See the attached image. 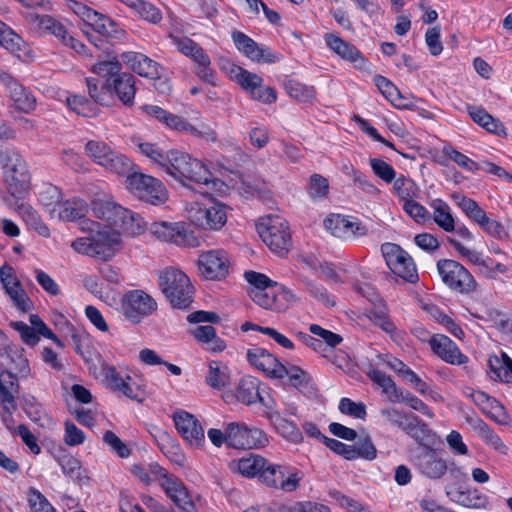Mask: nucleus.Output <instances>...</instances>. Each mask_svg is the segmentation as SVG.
Returning a JSON list of instances; mask_svg holds the SVG:
<instances>
[{
  "mask_svg": "<svg viewBox=\"0 0 512 512\" xmlns=\"http://www.w3.org/2000/svg\"><path fill=\"white\" fill-rule=\"evenodd\" d=\"M163 170L182 184H185L186 181H190L206 186V193L216 187L218 183L209 169L201 161L178 150L168 151V157L163 166Z\"/></svg>",
  "mask_w": 512,
  "mask_h": 512,
  "instance_id": "nucleus-1",
  "label": "nucleus"
},
{
  "mask_svg": "<svg viewBox=\"0 0 512 512\" xmlns=\"http://www.w3.org/2000/svg\"><path fill=\"white\" fill-rule=\"evenodd\" d=\"M85 155L106 172L124 176L133 170L132 161L102 140H89L84 146Z\"/></svg>",
  "mask_w": 512,
  "mask_h": 512,
  "instance_id": "nucleus-2",
  "label": "nucleus"
},
{
  "mask_svg": "<svg viewBox=\"0 0 512 512\" xmlns=\"http://www.w3.org/2000/svg\"><path fill=\"white\" fill-rule=\"evenodd\" d=\"M257 231L269 249L279 256L288 253L292 246L289 224L279 215H267L257 222Z\"/></svg>",
  "mask_w": 512,
  "mask_h": 512,
  "instance_id": "nucleus-3",
  "label": "nucleus"
},
{
  "mask_svg": "<svg viewBox=\"0 0 512 512\" xmlns=\"http://www.w3.org/2000/svg\"><path fill=\"white\" fill-rule=\"evenodd\" d=\"M159 286L173 307L186 309L191 304L193 288L182 271L166 269L159 276Z\"/></svg>",
  "mask_w": 512,
  "mask_h": 512,
  "instance_id": "nucleus-4",
  "label": "nucleus"
},
{
  "mask_svg": "<svg viewBox=\"0 0 512 512\" xmlns=\"http://www.w3.org/2000/svg\"><path fill=\"white\" fill-rule=\"evenodd\" d=\"M97 223L89 219L80 221L82 231L92 232V241L94 245V258L109 261L121 247V236L118 231L111 227H98Z\"/></svg>",
  "mask_w": 512,
  "mask_h": 512,
  "instance_id": "nucleus-5",
  "label": "nucleus"
},
{
  "mask_svg": "<svg viewBox=\"0 0 512 512\" xmlns=\"http://www.w3.org/2000/svg\"><path fill=\"white\" fill-rule=\"evenodd\" d=\"M126 186L138 199L153 205L163 204L168 199V193L162 182L143 173H128Z\"/></svg>",
  "mask_w": 512,
  "mask_h": 512,
  "instance_id": "nucleus-6",
  "label": "nucleus"
},
{
  "mask_svg": "<svg viewBox=\"0 0 512 512\" xmlns=\"http://www.w3.org/2000/svg\"><path fill=\"white\" fill-rule=\"evenodd\" d=\"M226 444L236 449H258L268 445L266 433L245 422H230L226 425Z\"/></svg>",
  "mask_w": 512,
  "mask_h": 512,
  "instance_id": "nucleus-7",
  "label": "nucleus"
},
{
  "mask_svg": "<svg viewBox=\"0 0 512 512\" xmlns=\"http://www.w3.org/2000/svg\"><path fill=\"white\" fill-rule=\"evenodd\" d=\"M186 211L190 222L202 230L218 231L227 222V207L219 202L191 203Z\"/></svg>",
  "mask_w": 512,
  "mask_h": 512,
  "instance_id": "nucleus-8",
  "label": "nucleus"
},
{
  "mask_svg": "<svg viewBox=\"0 0 512 512\" xmlns=\"http://www.w3.org/2000/svg\"><path fill=\"white\" fill-rule=\"evenodd\" d=\"M169 38L178 52L194 62L197 76L203 81L213 83L214 71L205 50L189 37L170 34Z\"/></svg>",
  "mask_w": 512,
  "mask_h": 512,
  "instance_id": "nucleus-9",
  "label": "nucleus"
},
{
  "mask_svg": "<svg viewBox=\"0 0 512 512\" xmlns=\"http://www.w3.org/2000/svg\"><path fill=\"white\" fill-rule=\"evenodd\" d=\"M67 4L87 26L91 27L100 36L107 39H120L124 36L125 31L109 17L75 0H68Z\"/></svg>",
  "mask_w": 512,
  "mask_h": 512,
  "instance_id": "nucleus-10",
  "label": "nucleus"
},
{
  "mask_svg": "<svg viewBox=\"0 0 512 512\" xmlns=\"http://www.w3.org/2000/svg\"><path fill=\"white\" fill-rule=\"evenodd\" d=\"M437 271L443 283L458 293L469 294L477 288V282L472 274L455 260H439Z\"/></svg>",
  "mask_w": 512,
  "mask_h": 512,
  "instance_id": "nucleus-11",
  "label": "nucleus"
},
{
  "mask_svg": "<svg viewBox=\"0 0 512 512\" xmlns=\"http://www.w3.org/2000/svg\"><path fill=\"white\" fill-rule=\"evenodd\" d=\"M119 309L126 320L139 324L157 310V303L143 290H131L121 297Z\"/></svg>",
  "mask_w": 512,
  "mask_h": 512,
  "instance_id": "nucleus-12",
  "label": "nucleus"
},
{
  "mask_svg": "<svg viewBox=\"0 0 512 512\" xmlns=\"http://www.w3.org/2000/svg\"><path fill=\"white\" fill-rule=\"evenodd\" d=\"M382 255L389 269L403 280L415 283L418 273L412 257L400 246L394 243H384L381 246Z\"/></svg>",
  "mask_w": 512,
  "mask_h": 512,
  "instance_id": "nucleus-13",
  "label": "nucleus"
},
{
  "mask_svg": "<svg viewBox=\"0 0 512 512\" xmlns=\"http://www.w3.org/2000/svg\"><path fill=\"white\" fill-rule=\"evenodd\" d=\"M249 295L257 305L278 313L286 311L298 300L291 290L276 283L267 289H251Z\"/></svg>",
  "mask_w": 512,
  "mask_h": 512,
  "instance_id": "nucleus-14",
  "label": "nucleus"
},
{
  "mask_svg": "<svg viewBox=\"0 0 512 512\" xmlns=\"http://www.w3.org/2000/svg\"><path fill=\"white\" fill-rule=\"evenodd\" d=\"M413 464L419 474L429 480L442 479L449 469L445 455L428 447L414 455Z\"/></svg>",
  "mask_w": 512,
  "mask_h": 512,
  "instance_id": "nucleus-15",
  "label": "nucleus"
},
{
  "mask_svg": "<svg viewBox=\"0 0 512 512\" xmlns=\"http://www.w3.org/2000/svg\"><path fill=\"white\" fill-rule=\"evenodd\" d=\"M198 270L207 280H222L229 274L230 257L224 249H211L198 257Z\"/></svg>",
  "mask_w": 512,
  "mask_h": 512,
  "instance_id": "nucleus-16",
  "label": "nucleus"
},
{
  "mask_svg": "<svg viewBox=\"0 0 512 512\" xmlns=\"http://www.w3.org/2000/svg\"><path fill=\"white\" fill-rule=\"evenodd\" d=\"M172 418L178 433L191 448L202 449L204 447V429L194 415L184 410H177L173 413Z\"/></svg>",
  "mask_w": 512,
  "mask_h": 512,
  "instance_id": "nucleus-17",
  "label": "nucleus"
},
{
  "mask_svg": "<svg viewBox=\"0 0 512 512\" xmlns=\"http://www.w3.org/2000/svg\"><path fill=\"white\" fill-rule=\"evenodd\" d=\"M246 357L252 366L262 371L267 377L273 379L285 377L286 367L266 349L261 347L249 348Z\"/></svg>",
  "mask_w": 512,
  "mask_h": 512,
  "instance_id": "nucleus-18",
  "label": "nucleus"
},
{
  "mask_svg": "<svg viewBox=\"0 0 512 512\" xmlns=\"http://www.w3.org/2000/svg\"><path fill=\"white\" fill-rule=\"evenodd\" d=\"M234 81L249 93L254 100L271 104L277 99L276 91L271 87L263 86V79L248 70L242 69Z\"/></svg>",
  "mask_w": 512,
  "mask_h": 512,
  "instance_id": "nucleus-19",
  "label": "nucleus"
},
{
  "mask_svg": "<svg viewBox=\"0 0 512 512\" xmlns=\"http://www.w3.org/2000/svg\"><path fill=\"white\" fill-rule=\"evenodd\" d=\"M150 230L156 238L163 242L190 246H194L198 242L193 234L180 223L155 222L152 223Z\"/></svg>",
  "mask_w": 512,
  "mask_h": 512,
  "instance_id": "nucleus-20",
  "label": "nucleus"
},
{
  "mask_svg": "<svg viewBox=\"0 0 512 512\" xmlns=\"http://www.w3.org/2000/svg\"><path fill=\"white\" fill-rule=\"evenodd\" d=\"M429 345L433 353L448 364L465 365L469 361L457 344L443 334L432 335L429 338Z\"/></svg>",
  "mask_w": 512,
  "mask_h": 512,
  "instance_id": "nucleus-21",
  "label": "nucleus"
},
{
  "mask_svg": "<svg viewBox=\"0 0 512 512\" xmlns=\"http://www.w3.org/2000/svg\"><path fill=\"white\" fill-rule=\"evenodd\" d=\"M24 17L30 29L40 36L51 34L63 43L69 35L66 27L50 15L27 12Z\"/></svg>",
  "mask_w": 512,
  "mask_h": 512,
  "instance_id": "nucleus-22",
  "label": "nucleus"
},
{
  "mask_svg": "<svg viewBox=\"0 0 512 512\" xmlns=\"http://www.w3.org/2000/svg\"><path fill=\"white\" fill-rule=\"evenodd\" d=\"M325 228L335 237L354 240L366 235V228L358 221H352L339 214L331 215L324 221Z\"/></svg>",
  "mask_w": 512,
  "mask_h": 512,
  "instance_id": "nucleus-23",
  "label": "nucleus"
},
{
  "mask_svg": "<svg viewBox=\"0 0 512 512\" xmlns=\"http://www.w3.org/2000/svg\"><path fill=\"white\" fill-rule=\"evenodd\" d=\"M232 39L237 49L254 62L274 63L278 60V57L271 53L269 49L259 45L240 31L234 32Z\"/></svg>",
  "mask_w": 512,
  "mask_h": 512,
  "instance_id": "nucleus-24",
  "label": "nucleus"
},
{
  "mask_svg": "<svg viewBox=\"0 0 512 512\" xmlns=\"http://www.w3.org/2000/svg\"><path fill=\"white\" fill-rule=\"evenodd\" d=\"M91 209L95 217L105 220L111 226L119 223L125 208L117 204L113 197L106 193H98L91 202Z\"/></svg>",
  "mask_w": 512,
  "mask_h": 512,
  "instance_id": "nucleus-25",
  "label": "nucleus"
},
{
  "mask_svg": "<svg viewBox=\"0 0 512 512\" xmlns=\"http://www.w3.org/2000/svg\"><path fill=\"white\" fill-rule=\"evenodd\" d=\"M0 283L19 309L23 311L29 310L31 305L30 299L21 287L11 266L3 265L0 267Z\"/></svg>",
  "mask_w": 512,
  "mask_h": 512,
  "instance_id": "nucleus-26",
  "label": "nucleus"
},
{
  "mask_svg": "<svg viewBox=\"0 0 512 512\" xmlns=\"http://www.w3.org/2000/svg\"><path fill=\"white\" fill-rule=\"evenodd\" d=\"M105 88L109 96L115 94L126 106H132L135 98V79L129 73H122L115 78H108L105 81Z\"/></svg>",
  "mask_w": 512,
  "mask_h": 512,
  "instance_id": "nucleus-27",
  "label": "nucleus"
},
{
  "mask_svg": "<svg viewBox=\"0 0 512 512\" xmlns=\"http://www.w3.org/2000/svg\"><path fill=\"white\" fill-rule=\"evenodd\" d=\"M159 481L160 485L165 491L166 495L180 508L187 509V506L191 504L188 492L182 481L168 474L166 470L159 468Z\"/></svg>",
  "mask_w": 512,
  "mask_h": 512,
  "instance_id": "nucleus-28",
  "label": "nucleus"
},
{
  "mask_svg": "<svg viewBox=\"0 0 512 512\" xmlns=\"http://www.w3.org/2000/svg\"><path fill=\"white\" fill-rule=\"evenodd\" d=\"M7 205L14 209L20 217L26 222V224L34 229L40 236L48 238L50 236V229L48 226L42 221L41 217L37 213L33 207L21 200L7 198Z\"/></svg>",
  "mask_w": 512,
  "mask_h": 512,
  "instance_id": "nucleus-29",
  "label": "nucleus"
},
{
  "mask_svg": "<svg viewBox=\"0 0 512 512\" xmlns=\"http://www.w3.org/2000/svg\"><path fill=\"white\" fill-rule=\"evenodd\" d=\"M7 205L14 209L20 217L26 222V224L34 229L40 236L48 238L50 236V229L48 226L42 221L41 217L37 213L33 207L21 200L7 198Z\"/></svg>",
  "mask_w": 512,
  "mask_h": 512,
  "instance_id": "nucleus-30",
  "label": "nucleus"
},
{
  "mask_svg": "<svg viewBox=\"0 0 512 512\" xmlns=\"http://www.w3.org/2000/svg\"><path fill=\"white\" fill-rule=\"evenodd\" d=\"M7 205L14 209L20 217L26 222V224L34 229L40 236L48 238L50 236V229L48 226L42 221L41 217L37 213L33 207L21 200L7 198Z\"/></svg>",
  "mask_w": 512,
  "mask_h": 512,
  "instance_id": "nucleus-31",
  "label": "nucleus"
},
{
  "mask_svg": "<svg viewBox=\"0 0 512 512\" xmlns=\"http://www.w3.org/2000/svg\"><path fill=\"white\" fill-rule=\"evenodd\" d=\"M7 205L14 209L20 217L26 222V224L34 229L40 236L48 238L50 236V229L48 226L42 221L41 217L37 213L33 207L21 200L7 198Z\"/></svg>",
  "mask_w": 512,
  "mask_h": 512,
  "instance_id": "nucleus-32",
  "label": "nucleus"
},
{
  "mask_svg": "<svg viewBox=\"0 0 512 512\" xmlns=\"http://www.w3.org/2000/svg\"><path fill=\"white\" fill-rule=\"evenodd\" d=\"M7 205L14 209L20 217L26 222V224L34 229L40 236L48 238L50 236V229L48 226L42 221L41 217L37 213L33 207L21 200L7 198Z\"/></svg>",
  "mask_w": 512,
  "mask_h": 512,
  "instance_id": "nucleus-33",
  "label": "nucleus"
},
{
  "mask_svg": "<svg viewBox=\"0 0 512 512\" xmlns=\"http://www.w3.org/2000/svg\"><path fill=\"white\" fill-rule=\"evenodd\" d=\"M325 42L328 47L343 60L351 62L357 68L364 67L366 62L365 58L354 45L334 34H327L325 36Z\"/></svg>",
  "mask_w": 512,
  "mask_h": 512,
  "instance_id": "nucleus-34",
  "label": "nucleus"
},
{
  "mask_svg": "<svg viewBox=\"0 0 512 512\" xmlns=\"http://www.w3.org/2000/svg\"><path fill=\"white\" fill-rule=\"evenodd\" d=\"M122 61L131 70L140 76L157 78L160 74L158 64L146 55L138 52H125L121 55Z\"/></svg>",
  "mask_w": 512,
  "mask_h": 512,
  "instance_id": "nucleus-35",
  "label": "nucleus"
},
{
  "mask_svg": "<svg viewBox=\"0 0 512 512\" xmlns=\"http://www.w3.org/2000/svg\"><path fill=\"white\" fill-rule=\"evenodd\" d=\"M87 209V203L81 198L66 200L62 198L51 218L61 221H76L78 219L82 221Z\"/></svg>",
  "mask_w": 512,
  "mask_h": 512,
  "instance_id": "nucleus-36",
  "label": "nucleus"
},
{
  "mask_svg": "<svg viewBox=\"0 0 512 512\" xmlns=\"http://www.w3.org/2000/svg\"><path fill=\"white\" fill-rule=\"evenodd\" d=\"M91 42L98 49L104 50L108 54V58L104 60H98L92 66V72L95 74L108 78H115L117 75H121V63L116 57H110V46L107 42L99 39H91Z\"/></svg>",
  "mask_w": 512,
  "mask_h": 512,
  "instance_id": "nucleus-37",
  "label": "nucleus"
},
{
  "mask_svg": "<svg viewBox=\"0 0 512 512\" xmlns=\"http://www.w3.org/2000/svg\"><path fill=\"white\" fill-rule=\"evenodd\" d=\"M18 394L16 376L11 371L0 373V403L5 412L11 413L16 409L15 398Z\"/></svg>",
  "mask_w": 512,
  "mask_h": 512,
  "instance_id": "nucleus-38",
  "label": "nucleus"
},
{
  "mask_svg": "<svg viewBox=\"0 0 512 512\" xmlns=\"http://www.w3.org/2000/svg\"><path fill=\"white\" fill-rule=\"evenodd\" d=\"M374 82L383 96L398 109H411L414 103L407 96L401 94L399 89L386 77L377 75Z\"/></svg>",
  "mask_w": 512,
  "mask_h": 512,
  "instance_id": "nucleus-39",
  "label": "nucleus"
},
{
  "mask_svg": "<svg viewBox=\"0 0 512 512\" xmlns=\"http://www.w3.org/2000/svg\"><path fill=\"white\" fill-rule=\"evenodd\" d=\"M266 459L257 454H250L248 457H243L238 460H233L229 463V468L235 473L248 478L258 476L265 468Z\"/></svg>",
  "mask_w": 512,
  "mask_h": 512,
  "instance_id": "nucleus-40",
  "label": "nucleus"
},
{
  "mask_svg": "<svg viewBox=\"0 0 512 512\" xmlns=\"http://www.w3.org/2000/svg\"><path fill=\"white\" fill-rule=\"evenodd\" d=\"M235 397L239 402L245 405H252L257 402L264 404V399L260 392V382L258 379L251 376L243 377L239 381L236 387Z\"/></svg>",
  "mask_w": 512,
  "mask_h": 512,
  "instance_id": "nucleus-41",
  "label": "nucleus"
},
{
  "mask_svg": "<svg viewBox=\"0 0 512 512\" xmlns=\"http://www.w3.org/2000/svg\"><path fill=\"white\" fill-rule=\"evenodd\" d=\"M446 496L450 501L467 508H482L486 504V498L476 489L458 487L446 489Z\"/></svg>",
  "mask_w": 512,
  "mask_h": 512,
  "instance_id": "nucleus-42",
  "label": "nucleus"
},
{
  "mask_svg": "<svg viewBox=\"0 0 512 512\" xmlns=\"http://www.w3.org/2000/svg\"><path fill=\"white\" fill-rule=\"evenodd\" d=\"M12 105L18 111L30 113L36 108V97L34 94L19 82L11 83L7 91Z\"/></svg>",
  "mask_w": 512,
  "mask_h": 512,
  "instance_id": "nucleus-43",
  "label": "nucleus"
},
{
  "mask_svg": "<svg viewBox=\"0 0 512 512\" xmlns=\"http://www.w3.org/2000/svg\"><path fill=\"white\" fill-rule=\"evenodd\" d=\"M467 111L471 119L486 131L496 135L505 134L504 125L498 119H495L490 115L485 109L481 107L468 106Z\"/></svg>",
  "mask_w": 512,
  "mask_h": 512,
  "instance_id": "nucleus-44",
  "label": "nucleus"
},
{
  "mask_svg": "<svg viewBox=\"0 0 512 512\" xmlns=\"http://www.w3.org/2000/svg\"><path fill=\"white\" fill-rule=\"evenodd\" d=\"M58 464L60 465L63 474L76 484L82 485L88 482V473L82 467L81 462L77 458L71 455H66L58 459Z\"/></svg>",
  "mask_w": 512,
  "mask_h": 512,
  "instance_id": "nucleus-45",
  "label": "nucleus"
},
{
  "mask_svg": "<svg viewBox=\"0 0 512 512\" xmlns=\"http://www.w3.org/2000/svg\"><path fill=\"white\" fill-rule=\"evenodd\" d=\"M4 182L10 199L23 200L30 191V175L15 174L4 176Z\"/></svg>",
  "mask_w": 512,
  "mask_h": 512,
  "instance_id": "nucleus-46",
  "label": "nucleus"
},
{
  "mask_svg": "<svg viewBox=\"0 0 512 512\" xmlns=\"http://www.w3.org/2000/svg\"><path fill=\"white\" fill-rule=\"evenodd\" d=\"M1 163L3 166L4 176L15 174H29L27 165L23 158L17 151L12 148H5L1 150L0 154Z\"/></svg>",
  "mask_w": 512,
  "mask_h": 512,
  "instance_id": "nucleus-47",
  "label": "nucleus"
},
{
  "mask_svg": "<svg viewBox=\"0 0 512 512\" xmlns=\"http://www.w3.org/2000/svg\"><path fill=\"white\" fill-rule=\"evenodd\" d=\"M230 370L219 361H211L208 365L206 383L213 389H222L230 384Z\"/></svg>",
  "mask_w": 512,
  "mask_h": 512,
  "instance_id": "nucleus-48",
  "label": "nucleus"
},
{
  "mask_svg": "<svg viewBox=\"0 0 512 512\" xmlns=\"http://www.w3.org/2000/svg\"><path fill=\"white\" fill-rule=\"evenodd\" d=\"M433 211L434 222L445 232L455 230V220L449 205L441 199H435L430 204Z\"/></svg>",
  "mask_w": 512,
  "mask_h": 512,
  "instance_id": "nucleus-49",
  "label": "nucleus"
},
{
  "mask_svg": "<svg viewBox=\"0 0 512 512\" xmlns=\"http://www.w3.org/2000/svg\"><path fill=\"white\" fill-rule=\"evenodd\" d=\"M370 379L382 388L390 402L396 403L403 400V392L396 387L390 376L380 370H373L369 373Z\"/></svg>",
  "mask_w": 512,
  "mask_h": 512,
  "instance_id": "nucleus-50",
  "label": "nucleus"
},
{
  "mask_svg": "<svg viewBox=\"0 0 512 512\" xmlns=\"http://www.w3.org/2000/svg\"><path fill=\"white\" fill-rule=\"evenodd\" d=\"M128 235H140L146 230V223L143 218L125 208V214H121L119 223L115 226Z\"/></svg>",
  "mask_w": 512,
  "mask_h": 512,
  "instance_id": "nucleus-51",
  "label": "nucleus"
},
{
  "mask_svg": "<svg viewBox=\"0 0 512 512\" xmlns=\"http://www.w3.org/2000/svg\"><path fill=\"white\" fill-rule=\"evenodd\" d=\"M285 89L290 97L302 103H311L316 96L313 86H308L295 80L287 81Z\"/></svg>",
  "mask_w": 512,
  "mask_h": 512,
  "instance_id": "nucleus-52",
  "label": "nucleus"
},
{
  "mask_svg": "<svg viewBox=\"0 0 512 512\" xmlns=\"http://www.w3.org/2000/svg\"><path fill=\"white\" fill-rule=\"evenodd\" d=\"M392 183L394 194L404 202L415 199L419 195V188L411 179L404 176L398 178L395 177Z\"/></svg>",
  "mask_w": 512,
  "mask_h": 512,
  "instance_id": "nucleus-53",
  "label": "nucleus"
},
{
  "mask_svg": "<svg viewBox=\"0 0 512 512\" xmlns=\"http://www.w3.org/2000/svg\"><path fill=\"white\" fill-rule=\"evenodd\" d=\"M287 474V466L269 464L266 461L265 468L260 474V480L269 487L280 489L281 481Z\"/></svg>",
  "mask_w": 512,
  "mask_h": 512,
  "instance_id": "nucleus-54",
  "label": "nucleus"
},
{
  "mask_svg": "<svg viewBox=\"0 0 512 512\" xmlns=\"http://www.w3.org/2000/svg\"><path fill=\"white\" fill-rule=\"evenodd\" d=\"M478 427L480 428V436L482 440L494 449L496 452L507 455L508 447L502 441V439L497 435L492 429H490L482 420L478 419Z\"/></svg>",
  "mask_w": 512,
  "mask_h": 512,
  "instance_id": "nucleus-55",
  "label": "nucleus"
},
{
  "mask_svg": "<svg viewBox=\"0 0 512 512\" xmlns=\"http://www.w3.org/2000/svg\"><path fill=\"white\" fill-rule=\"evenodd\" d=\"M137 147L142 155L163 169V166L168 157V151H164L155 143L143 141H139L137 143Z\"/></svg>",
  "mask_w": 512,
  "mask_h": 512,
  "instance_id": "nucleus-56",
  "label": "nucleus"
},
{
  "mask_svg": "<svg viewBox=\"0 0 512 512\" xmlns=\"http://www.w3.org/2000/svg\"><path fill=\"white\" fill-rule=\"evenodd\" d=\"M401 429L417 441L424 439L428 434L427 425L414 415L405 416Z\"/></svg>",
  "mask_w": 512,
  "mask_h": 512,
  "instance_id": "nucleus-57",
  "label": "nucleus"
},
{
  "mask_svg": "<svg viewBox=\"0 0 512 512\" xmlns=\"http://www.w3.org/2000/svg\"><path fill=\"white\" fill-rule=\"evenodd\" d=\"M453 198L455 199L456 204L466 214V216L472 219L474 222H477L485 213V211L479 207L477 202L471 198H467L460 194L454 195Z\"/></svg>",
  "mask_w": 512,
  "mask_h": 512,
  "instance_id": "nucleus-58",
  "label": "nucleus"
},
{
  "mask_svg": "<svg viewBox=\"0 0 512 512\" xmlns=\"http://www.w3.org/2000/svg\"><path fill=\"white\" fill-rule=\"evenodd\" d=\"M443 153L445 156H447L449 159L454 161L458 166L465 169L469 172H475L479 170V165L463 153L459 152L458 150L454 149L452 146H445L443 148Z\"/></svg>",
  "mask_w": 512,
  "mask_h": 512,
  "instance_id": "nucleus-59",
  "label": "nucleus"
},
{
  "mask_svg": "<svg viewBox=\"0 0 512 512\" xmlns=\"http://www.w3.org/2000/svg\"><path fill=\"white\" fill-rule=\"evenodd\" d=\"M61 200V192L55 186H48L40 193V201L50 217L55 212V209Z\"/></svg>",
  "mask_w": 512,
  "mask_h": 512,
  "instance_id": "nucleus-60",
  "label": "nucleus"
},
{
  "mask_svg": "<svg viewBox=\"0 0 512 512\" xmlns=\"http://www.w3.org/2000/svg\"><path fill=\"white\" fill-rule=\"evenodd\" d=\"M373 173L385 183H392L396 177L393 167L379 158H371L369 160Z\"/></svg>",
  "mask_w": 512,
  "mask_h": 512,
  "instance_id": "nucleus-61",
  "label": "nucleus"
},
{
  "mask_svg": "<svg viewBox=\"0 0 512 512\" xmlns=\"http://www.w3.org/2000/svg\"><path fill=\"white\" fill-rule=\"evenodd\" d=\"M21 38L15 34L6 24L0 21V46L15 53L19 51Z\"/></svg>",
  "mask_w": 512,
  "mask_h": 512,
  "instance_id": "nucleus-62",
  "label": "nucleus"
},
{
  "mask_svg": "<svg viewBox=\"0 0 512 512\" xmlns=\"http://www.w3.org/2000/svg\"><path fill=\"white\" fill-rule=\"evenodd\" d=\"M30 327L38 334L51 339L59 348H64V343L51 331L37 314L29 316Z\"/></svg>",
  "mask_w": 512,
  "mask_h": 512,
  "instance_id": "nucleus-63",
  "label": "nucleus"
},
{
  "mask_svg": "<svg viewBox=\"0 0 512 512\" xmlns=\"http://www.w3.org/2000/svg\"><path fill=\"white\" fill-rule=\"evenodd\" d=\"M28 503L32 512H56L45 496L36 489L29 491Z\"/></svg>",
  "mask_w": 512,
  "mask_h": 512,
  "instance_id": "nucleus-64",
  "label": "nucleus"
}]
</instances>
